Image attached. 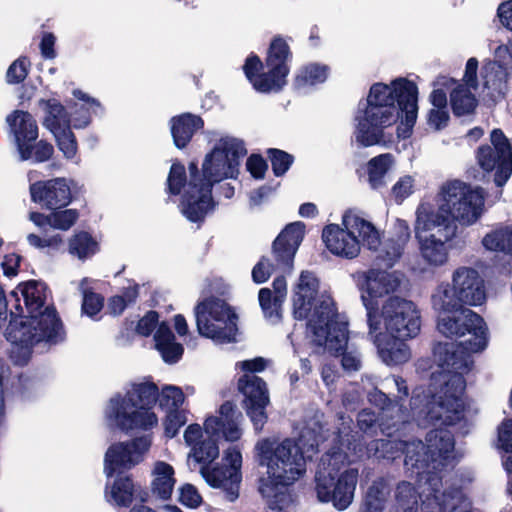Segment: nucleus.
Segmentation results:
<instances>
[{
    "label": "nucleus",
    "mask_w": 512,
    "mask_h": 512,
    "mask_svg": "<svg viewBox=\"0 0 512 512\" xmlns=\"http://www.w3.org/2000/svg\"><path fill=\"white\" fill-rule=\"evenodd\" d=\"M441 371L433 373L428 389L416 387L409 406L414 415L432 426H454L465 417L464 374L470 370L467 353L454 343H437L433 348Z\"/></svg>",
    "instance_id": "f257e3e1"
},
{
    "label": "nucleus",
    "mask_w": 512,
    "mask_h": 512,
    "mask_svg": "<svg viewBox=\"0 0 512 512\" xmlns=\"http://www.w3.org/2000/svg\"><path fill=\"white\" fill-rule=\"evenodd\" d=\"M418 87L414 81L398 77L385 84L371 85L362 115L357 117L356 141L362 147L384 142V130L403 119L396 128L397 138L405 140L413 133L418 114Z\"/></svg>",
    "instance_id": "f03ea898"
},
{
    "label": "nucleus",
    "mask_w": 512,
    "mask_h": 512,
    "mask_svg": "<svg viewBox=\"0 0 512 512\" xmlns=\"http://www.w3.org/2000/svg\"><path fill=\"white\" fill-rule=\"evenodd\" d=\"M247 154L244 142L236 138H221L206 154L202 169L197 161L188 165L189 181L180 199V212L191 223L202 224L216 206L212 190L224 179H237L240 160Z\"/></svg>",
    "instance_id": "7ed1b4c3"
},
{
    "label": "nucleus",
    "mask_w": 512,
    "mask_h": 512,
    "mask_svg": "<svg viewBox=\"0 0 512 512\" xmlns=\"http://www.w3.org/2000/svg\"><path fill=\"white\" fill-rule=\"evenodd\" d=\"M369 335L383 361L400 365L410 359V348L405 342L418 335L420 314L412 301L390 296L382 306L381 316L377 305L364 298Z\"/></svg>",
    "instance_id": "20e7f679"
},
{
    "label": "nucleus",
    "mask_w": 512,
    "mask_h": 512,
    "mask_svg": "<svg viewBox=\"0 0 512 512\" xmlns=\"http://www.w3.org/2000/svg\"><path fill=\"white\" fill-rule=\"evenodd\" d=\"M319 281L313 272L302 271L293 294V316L307 320L313 334L324 338L329 353H340L348 343V323L338 321L334 299L318 297Z\"/></svg>",
    "instance_id": "39448f33"
},
{
    "label": "nucleus",
    "mask_w": 512,
    "mask_h": 512,
    "mask_svg": "<svg viewBox=\"0 0 512 512\" xmlns=\"http://www.w3.org/2000/svg\"><path fill=\"white\" fill-rule=\"evenodd\" d=\"M318 443L314 439L306 445L305 433L297 440L285 438L278 443L276 440L264 438L257 442L256 451L261 466L267 467L268 479H261L260 484H275L277 487L288 488L306 472L304 453L317 452Z\"/></svg>",
    "instance_id": "423d86ee"
},
{
    "label": "nucleus",
    "mask_w": 512,
    "mask_h": 512,
    "mask_svg": "<svg viewBox=\"0 0 512 512\" xmlns=\"http://www.w3.org/2000/svg\"><path fill=\"white\" fill-rule=\"evenodd\" d=\"M432 303L439 311L438 329L449 338H460L471 334L473 339L465 341L464 348L473 353L483 351L488 343L487 327L484 319L458 300L454 289L448 287L433 295Z\"/></svg>",
    "instance_id": "0eeeda50"
},
{
    "label": "nucleus",
    "mask_w": 512,
    "mask_h": 512,
    "mask_svg": "<svg viewBox=\"0 0 512 512\" xmlns=\"http://www.w3.org/2000/svg\"><path fill=\"white\" fill-rule=\"evenodd\" d=\"M346 459L340 449L324 453L314 478L317 500L332 504L338 511L352 504L359 476L358 469L346 467Z\"/></svg>",
    "instance_id": "6e6552de"
},
{
    "label": "nucleus",
    "mask_w": 512,
    "mask_h": 512,
    "mask_svg": "<svg viewBox=\"0 0 512 512\" xmlns=\"http://www.w3.org/2000/svg\"><path fill=\"white\" fill-rule=\"evenodd\" d=\"M10 297L15 300L16 311H10V320L5 331L7 341L22 349L31 350L40 342L55 345L65 339L63 323L53 305L46 306L40 315L23 316L17 291H12Z\"/></svg>",
    "instance_id": "1a4fd4ad"
},
{
    "label": "nucleus",
    "mask_w": 512,
    "mask_h": 512,
    "mask_svg": "<svg viewBox=\"0 0 512 512\" xmlns=\"http://www.w3.org/2000/svg\"><path fill=\"white\" fill-rule=\"evenodd\" d=\"M160 391L152 381L134 383L124 396L110 399V417L123 432L148 431L158 423L153 408L158 402Z\"/></svg>",
    "instance_id": "9d476101"
},
{
    "label": "nucleus",
    "mask_w": 512,
    "mask_h": 512,
    "mask_svg": "<svg viewBox=\"0 0 512 512\" xmlns=\"http://www.w3.org/2000/svg\"><path fill=\"white\" fill-rule=\"evenodd\" d=\"M293 52L281 35L272 38L267 49L265 61L251 52L242 66L247 80L260 93H278L287 85Z\"/></svg>",
    "instance_id": "9b49d317"
},
{
    "label": "nucleus",
    "mask_w": 512,
    "mask_h": 512,
    "mask_svg": "<svg viewBox=\"0 0 512 512\" xmlns=\"http://www.w3.org/2000/svg\"><path fill=\"white\" fill-rule=\"evenodd\" d=\"M343 228L329 224L322 231L326 248L334 255L353 259L360 253L361 241L369 250H377L381 244L380 234L369 221L347 210L342 217Z\"/></svg>",
    "instance_id": "f8f14e48"
},
{
    "label": "nucleus",
    "mask_w": 512,
    "mask_h": 512,
    "mask_svg": "<svg viewBox=\"0 0 512 512\" xmlns=\"http://www.w3.org/2000/svg\"><path fill=\"white\" fill-rule=\"evenodd\" d=\"M196 325L199 334L225 344L236 341L238 316L229 304L216 296H209L195 306Z\"/></svg>",
    "instance_id": "ddd939ff"
},
{
    "label": "nucleus",
    "mask_w": 512,
    "mask_h": 512,
    "mask_svg": "<svg viewBox=\"0 0 512 512\" xmlns=\"http://www.w3.org/2000/svg\"><path fill=\"white\" fill-rule=\"evenodd\" d=\"M220 416H209L204 422V430L211 437H223L226 441L235 442L241 438L242 431L238 425L241 413L232 401H225L219 408ZM192 455L197 463L210 464L219 456L217 441L205 439L194 445Z\"/></svg>",
    "instance_id": "4468645a"
},
{
    "label": "nucleus",
    "mask_w": 512,
    "mask_h": 512,
    "mask_svg": "<svg viewBox=\"0 0 512 512\" xmlns=\"http://www.w3.org/2000/svg\"><path fill=\"white\" fill-rule=\"evenodd\" d=\"M266 368V360L256 357L241 362V369L252 374L242 375L237 382V388L244 395L243 407L250 418L257 433L263 430L267 423L266 408L270 403L266 382L254 373L262 372Z\"/></svg>",
    "instance_id": "2eb2a0df"
},
{
    "label": "nucleus",
    "mask_w": 512,
    "mask_h": 512,
    "mask_svg": "<svg viewBox=\"0 0 512 512\" xmlns=\"http://www.w3.org/2000/svg\"><path fill=\"white\" fill-rule=\"evenodd\" d=\"M442 195L440 210L448 216L449 223L457 221L471 225L482 215L484 197L480 190H473L470 185L454 180L443 186Z\"/></svg>",
    "instance_id": "dca6fc26"
},
{
    "label": "nucleus",
    "mask_w": 512,
    "mask_h": 512,
    "mask_svg": "<svg viewBox=\"0 0 512 512\" xmlns=\"http://www.w3.org/2000/svg\"><path fill=\"white\" fill-rule=\"evenodd\" d=\"M15 144L22 161L32 160L34 163L48 161L53 153L54 147L46 140H39V131L36 120L33 116L23 110H15L7 116Z\"/></svg>",
    "instance_id": "f3484780"
},
{
    "label": "nucleus",
    "mask_w": 512,
    "mask_h": 512,
    "mask_svg": "<svg viewBox=\"0 0 512 512\" xmlns=\"http://www.w3.org/2000/svg\"><path fill=\"white\" fill-rule=\"evenodd\" d=\"M490 141L491 145L478 147L476 159L483 171L489 173L495 170L494 183L502 187L512 175V146L499 128L491 131Z\"/></svg>",
    "instance_id": "a211bd4d"
},
{
    "label": "nucleus",
    "mask_w": 512,
    "mask_h": 512,
    "mask_svg": "<svg viewBox=\"0 0 512 512\" xmlns=\"http://www.w3.org/2000/svg\"><path fill=\"white\" fill-rule=\"evenodd\" d=\"M151 440L147 436L135 437L129 441L111 444L104 457V471L107 477L122 475L138 465L149 450Z\"/></svg>",
    "instance_id": "6ab92c4d"
},
{
    "label": "nucleus",
    "mask_w": 512,
    "mask_h": 512,
    "mask_svg": "<svg viewBox=\"0 0 512 512\" xmlns=\"http://www.w3.org/2000/svg\"><path fill=\"white\" fill-rule=\"evenodd\" d=\"M29 190L31 200L49 210L62 209L72 201L71 186L63 177L36 181Z\"/></svg>",
    "instance_id": "aec40b11"
},
{
    "label": "nucleus",
    "mask_w": 512,
    "mask_h": 512,
    "mask_svg": "<svg viewBox=\"0 0 512 512\" xmlns=\"http://www.w3.org/2000/svg\"><path fill=\"white\" fill-rule=\"evenodd\" d=\"M305 224L296 221L287 224L272 243V254L276 264L284 271L290 272L296 252L305 235Z\"/></svg>",
    "instance_id": "412c9836"
},
{
    "label": "nucleus",
    "mask_w": 512,
    "mask_h": 512,
    "mask_svg": "<svg viewBox=\"0 0 512 512\" xmlns=\"http://www.w3.org/2000/svg\"><path fill=\"white\" fill-rule=\"evenodd\" d=\"M453 289L458 300L465 305L479 306L486 300L484 280L477 270L470 267H460L453 274Z\"/></svg>",
    "instance_id": "4be33fe9"
},
{
    "label": "nucleus",
    "mask_w": 512,
    "mask_h": 512,
    "mask_svg": "<svg viewBox=\"0 0 512 512\" xmlns=\"http://www.w3.org/2000/svg\"><path fill=\"white\" fill-rule=\"evenodd\" d=\"M169 126L173 144L179 150H183L190 144L194 135L203 129L204 120L199 115L185 112L171 117Z\"/></svg>",
    "instance_id": "5701e85b"
},
{
    "label": "nucleus",
    "mask_w": 512,
    "mask_h": 512,
    "mask_svg": "<svg viewBox=\"0 0 512 512\" xmlns=\"http://www.w3.org/2000/svg\"><path fill=\"white\" fill-rule=\"evenodd\" d=\"M367 295L362 294L361 299L364 303V298L377 305V315L379 313V305L377 298L394 292L399 286V280L392 274L382 270H369L365 280Z\"/></svg>",
    "instance_id": "b1692460"
},
{
    "label": "nucleus",
    "mask_w": 512,
    "mask_h": 512,
    "mask_svg": "<svg viewBox=\"0 0 512 512\" xmlns=\"http://www.w3.org/2000/svg\"><path fill=\"white\" fill-rule=\"evenodd\" d=\"M155 348L167 364H175L184 354V346L176 341L175 335L166 322H161L154 334Z\"/></svg>",
    "instance_id": "393cba45"
},
{
    "label": "nucleus",
    "mask_w": 512,
    "mask_h": 512,
    "mask_svg": "<svg viewBox=\"0 0 512 512\" xmlns=\"http://www.w3.org/2000/svg\"><path fill=\"white\" fill-rule=\"evenodd\" d=\"M16 289L21 291L28 315L36 316L43 313L46 308V291L48 289L45 282L32 279L18 284Z\"/></svg>",
    "instance_id": "a878e982"
},
{
    "label": "nucleus",
    "mask_w": 512,
    "mask_h": 512,
    "mask_svg": "<svg viewBox=\"0 0 512 512\" xmlns=\"http://www.w3.org/2000/svg\"><path fill=\"white\" fill-rule=\"evenodd\" d=\"M203 476L211 487L223 489L227 500L233 502L238 498L240 478L236 473L223 468H213L203 472Z\"/></svg>",
    "instance_id": "bb28decb"
},
{
    "label": "nucleus",
    "mask_w": 512,
    "mask_h": 512,
    "mask_svg": "<svg viewBox=\"0 0 512 512\" xmlns=\"http://www.w3.org/2000/svg\"><path fill=\"white\" fill-rule=\"evenodd\" d=\"M135 498V484L129 475H117L110 487V491H106V499L109 503L128 508Z\"/></svg>",
    "instance_id": "cd10ccee"
},
{
    "label": "nucleus",
    "mask_w": 512,
    "mask_h": 512,
    "mask_svg": "<svg viewBox=\"0 0 512 512\" xmlns=\"http://www.w3.org/2000/svg\"><path fill=\"white\" fill-rule=\"evenodd\" d=\"M38 105L42 107L46 113L43 125L52 133L71 124L70 115L65 106L58 99H40Z\"/></svg>",
    "instance_id": "c85d7f7f"
},
{
    "label": "nucleus",
    "mask_w": 512,
    "mask_h": 512,
    "mask_svg": "<svg viewBox=\"0 0 512 512\" xmlns=\"http://www.w3.org/2000/svg\"><path fill=\"white\" fill-rule=\"evenodd\" d=\"M421 257L426 264L438 267L448 261V248L446 241L436 238L434 234L418 241Z\"/></svg>",
    "instance_id": "c756f323"
},
{
    "label": "nucleus",
    "mask_w": 512,
    "mask_h": 512,
    "mask_svg": "<svg viewBox=\"0 0 512 512\" xmlns=\"http://www.w3.org/2000/svg\"><path fill=\"white\" fill-rule=\"evenodd\" d=\"M450 106L456 117L468 116L475 113L478 99L469 87L458 84L450 92Z\"/></svg>",
    "instance_id": "7c9ffc66"
},
{
    "label": "nucleus",
    "mask_w": 512,
    "mask_h": 512,
    "mask_svg": "<svg viewBox=\"0 0 512 512\" xmlns=\"http://www.w3.org/2000/svg\"><path fill=\"white\" fill-rule=\"evenodd\" d=\"M426 441L427 449L433 455L435 461L437 458L442 460L448 459L455 447L454 437L448 430H431L427 433Z\"/></svg>",
    "instance_id": "2f4dec72"
},
{
    "label": "nucleus",
    "mask_w": 512,
    "mask_h": 512,
    "mask_svg": "<svg viewBox=\"0 0 512 512\" xmlns=\"http://www.w3.org/2000/svg\"><path fill=\"white\" fill-rule=\"evenodd\" d=\"M152 492L162 500H168L175 485L174 468L172 465L159 461L155 465Z\"/></svg>",
    "instance_id": "473e14b6"
},
{
    "label": "nucleus",
    "mask_w": 512,
    "mask_h": 512,
    "mask_svg": "<svg viewBox=\"0 0 512 512\" xmlns=\"http://www.w3.org/2000/svg\"><path fill=\"white\" fill-rule=\"evenodd\" d=\"M259 492L267 499L271 512H289L293 504V496L288 488L277 487L275 484H260Z\"/></svg>",
    "instance_id": "72a5a7b5"
},
{
    "label": "nucleus",
    "mask_w": 512,
    "mask_h": 512,
    "mask_svg": "<svg viewBox=\"0 0 512 512\" xmlns=\"http://www.w3.org/2000/svg\"><path fill=\"white\" fill-rule=\"evenodd\" d=\"M449 224L448 216L445 212L440 210V207L437 212L418 209L414 225L415 237L420 241L427 237L426 235L424 236L423 233L440 226L448 228Z\"/></svg>",
    "instance_id": "f704fd0d"
},
{
    "label": "nucleus",
    "mask_w": 512,
    "mask_h": 512,
    "mask_svg": "<svg viewBox=\"0 0 512 512\" xmlns=\"http://www.w3.org/2000/svg\"><path fill=\"white\" fill-rule=\"evenodd\" d=\"M435 462L427 446L422 442L413 448L408 447L405 453L404 464L412 473L420 476L429 471L431 464Z\"/></svg>",
    "instance_id": "c9c22d12"
},
{
    "label": "nucleus",
    "mask_w": 512,
    "mask_h": 512,
    "mask_svg": "<svg viewBox=\"0 0 512 512\" xmlns=\"http://www.w3.org/2000/svg\"><path fill=\"white\" fill-rule=\"evenodd\" d=\"M482 245L486 250L512 255V227L501 225L491 230L483 237Z\"/></svg>",
    "instance_id": "e433bc0d"
},
{
    "label": "nucleus",
    "mask_w": 512,
    "mask_h": 512,
    "mask_svg": "<svg viewBox=\"0 0 512 512\" xmlns=\"http://www.w3.org/2000/svg\"><path fill=\"white\" fill-rule=\"evenodd\" d=\"M329 67L319 63H310L302 67L295 76L293 85L295 89H303L307 86L321 84L326 81Z\"/></svg>",
    "instance_id": "4c0bfd02"
},
{
    "label": "nucleus",
    "mask_w": 512,
    "mask_h": 512,
    "mask_svg": "<svg viewBox=\"0 0 512 512\" xmlns=\"http://www.w3.org/2000/svg\"><path fill=\"white\" fill-rule=\"evenodd\" d=\"M87 283V278H83L80 282L82 294L81 313L91 319H96L104 307L105 298L102 294L95 292L92 287L85 286Z\"/></svg>",
    "instance_id": "58836bf2"
},
{
    "label": "nucleus",
    "mask_w": 512,
    "mask_h": 512,
    "mask_svg": "<svg viewBox=\"0 0 512 512\" xmlns=\"http://www.w3.org/2000/svg\"><path fill=\"white\" fill-rule=\"evenodd\" d=\"M391 159V154L385 153L375 156L368 161V181L371 188L379 189L385 185L384 179L389 170Z\"/></svg>",
    "instance_id": "ea45409f"
},
{
    "label": "nucleus",
    "mask_w": 512,
    "mask_h": 512,
    "mask_svg": "<svg viewBox=\"0 0 512 512\" xmlns=\"http://www.w3.org/2000/svg\"><path fill=\"white\" fill-rule=\"evenodd\" d=\"M368 458L393 461L400 457L399 444L389 439H373L366 444Z\"/></svg>",
    "instance_id": "a19ab883"
},
{
    "label": "nucleus",
    "mask_w": 512,
    "mask_h": 512,
    "mask_svg": "<svg viewBox=\"0 0 512 512\" xmlns=\"http://www.w3.org/2000/svg\"><path fill=\"white\" fill-rule=\"evenodd\" d=\"M258 300L264 317L272 322L278 323L282 319V304L280 297L273 296L271 289L261 288L258 293Z\"/></svg>",
    "instance_id": "79ce46f5"
},
{
    "label": "nucleus",
    "mask_w": 512,
    "mask_h": 512,
    "mask_svg": "<svg viewBox=\"0 0 512 512\" xmlns=\"http://www.w3.org/2000/svg\"><path fill=\"white\" fill-rule=\"evenodd\" d=\"M418 496V492L413 484L407 481L400 482L395 491L397 510L401 512H417Z\"/></svg>",
    "instance_id": "37998d69"
},
{
    "label": "nucleus",
    "mask_w": 512,
    "mask_h": 512,
    "mask_svg": "<svg viewBox=\"0 0 512 512\" xmlns=\"http://www.w3.org/2000/svg\"><path fill=\"white\" fill-rule=\"evenodd\" d=\"M98 250V243L92 235L86 231H80L75 234L69 241V251L71 254L77 255L80 259H84L90 255H94Z\"/></svg>",
    "instance_id": "c03bdc74"
},
{
    "label": "nucleus",
    "mask_w": 512,
    "mask_h": 512,
    "mask_svg": "<svg viewBox=\"0 0 512 512\" xmlns=\"http://www.w3.org/2000/svg\"><path fill=\"white\" fill-rule=\"evenodd\" d=\"M188 181L185 166L181 162H174L167 176L165 191L169 196H178L187 188Z\"/></svg>",
    "instance_id": "a18cd8bd"
},
{
    "label": "nucleus",
    "mask_w": 512,
    "mask_h": 512,
    "mask_svg": "<svg viewBox=\"0 0 512 512\" xmlns=\"http://www.w3.org/2000/svg\"><path fill=\"white\" fill-rule=\"evenodd\" d=\"M266 155L271 163L272 172L276 177L284 176L295 160L292 154L278 148H268Z\"/></svg>",
    "instance_id": "49530a36"
},
{
    "label": "nucleus",
    "mask_w": 512,
    "mask_h": 512,
    "mask_svg": "<svg viewBox=\"0 0 512 512\" xmlns=\"http://www.w3.org/2000/svg\"><path fill=\"white\" fill-rule=\"evenodd\" d=\"M59 150L67 159H72L77 154V140L71 130V124L60 128L53 133Z\"/></svg>",
    "instance_id": "de8ad7c7"
},
{
    "label": "nucleus",
    "mask_w": 512,
    "mask_h": 512,
    "mask_svg": "<svg viewBox=\"0 0 512 512\" xmlns=\"http://www.w3.org/2000/svg\"><path fill=\"white\" fill-rule=\"evenodd\" d=\"M187 421V411L185 409H169L163 419L164 435L169 439L174 438Z\"/></svg>",
    "instance_id": "09e8293b"
},
{
    "label": "nucleus",
    "mask_w": 512,
    "mask_h": 512,
    "mask_svg": "<svg viewBox=\"0 0 512 512\" xmlns=\"http://www.w3.org/2000/svg\"><path fill=\"white\" fill-rule=\"evenodd\" d=\"M31 62L27 56H20L11 63L6 72L8 84L16 85L22 83L28 76Z\"/></svg>",
    "instance_id": "8fccbe9b"
},
{
    "label": "nucleus",
    "mask_w": 512,
    "mask_h": 512,
    "mask_svg": "<svg viewBox=\"0 0 512 512\" xmlns=\"http://www.w3.org/2000/svg\"><path fill=\"white\" fill-rule=\"evenodd\" d=\"M185 400V395L180 387L167 385L163 387L158 399L161 408L178 409L181 408Z\"/></svg>",
    "instance_id": "3c124183"
},
{
    "label": "nucleus",
    "mask_w": 512,
    "mask_h": 512,
    "mask_svg": "<svg viewBox=\"0 0 512 512\" xmlns=\"http://www.w3.org/2000/svg\"><path fill=\"white\" fill-rule=\"evenodd\" d=\"M484 69L486 73L483 77L485 79L486 86H489L490 83L492 85H496L498 83L499 86L502 83H507L509 73L507 71L505 64L494 61L486 65Z\"/></svg>",
    "instance_id": "603ef678"
},
{
    "label": "nucleus",
    "mask_w": 512,
    "mask_h": 512,
    "mask_svg": "<svg viewBox=\"0 0 512 512\" xmlns=\"http://www.w3.org/2000/svg\"><path fill=\"white\" fill-rule=\"evenodd\" d=\"M79 213L76 209H65L53 212L50 224L60 230L70 229L77 221Z\"/></svg>",
    "instance_id": "864d4df0"
},
{
    "label": "nucleus",
    "mask_w": 512,
    "mask_h": 512,
    "mask_svg": "<svg viewBox=\"0 0 512 512\" xmlns=\"http://www.w3.org/2000/svg\"><path fill=\"white\" fill-rule=\"evenodd\" d=\"M246 169L254 179L261 180L266 175L268 163L261 154L252 153L246 160Z\"/></svg>",
    "instance_id": "5fc2aeb1"
},
{
    "label": "nucleus",
    "mask_w": 512,
    "mask_h": 512,
    "mask_svg": "<svg viewBox=\"0 0 512 512\" xmlns=\"http://www.w3.org/2000/svg\"><path fill=\"white\" fill-rule=\"evenodd\" d=\"M178 501L188 508H197L202 503V496L194 485L186 483L180 487Z\"/></svg>",
    "instance_id": "6e6d98bb"
},
{
    "label": "nucleus",
    "mask_w": 512,
    "mask_h": 512,
    "mask_svg": "<svg viewBox=\"0 0 512 512\" xmlns=\"http://www.w3.org/2000/svg\"><path fill=\"white\" fill-rule=\"evenodd\" d=\"M159 322V314L155 310L148 311L139 321L136 323L135 331L136 334L144 337H148L155 330Z\"/></svg>",
    "instance_id": "4d7b16f0"
},
{
    "label": "nucleus",
    "mask_w": 512,
    "mask_h": 512,
    "mask_svg": "<svg viewBox=\"0 0 512 512\" xmlns=\"http://www.w3.org/2000/svg\"><path fill=\"white\" fill-rule=\"evenodd\" d=\"M450 121L448 109L432 108L427 113V124L435 131L445 129Z\"/></svg>",
    "instance_id": "13d9d810"
},
{
    "label": "nucleus",
    "mask_w": 512,
    "mask_h": 512,
    "mask_svg": "<svg viewBox=\"0 0 512 512\" xmlns=\"http://www.w3.org/2000/svg\"><path fill=\"white\" fill-rule=\"evenodd\" d=\"M274 270V264L269 259L262 256L252 269V280L256 284L265 283Z\"/></svg>",
    "instance_id": "bf43d9fd"
},
{
    "label": "nucleus",
    "mask_w": 512,
    "mask_h": 512,
    "mask_svg": "<svg viewBox=\"0 0 512 512\" xmlns=\"http://www.w3.org/2000/svg\"><path fill=\"white\" fill-rule=\"evenodd\" d=\"M413 179L411 176L400 178L392 187V193L397 202H402L413 192Z\"/></svg>",
    "instance_id": "052dcab7"
},
{
    "label": "nucleus",
    "mask_w": 512,
    "mask_h": 512,
    "mask_svg": "<svg viewBox=\"0 0 512 512\" xmlns=\"http://www.w3.org/2000/svg\"><path fill=\"white\" fill-rule=\"evenodd\" d=\"M27 240L31 246L39 249L46 247L58 249L62 244V238L60 235H54L49 238H42L37 234L31 233L27 236Z\"/></svg>",
    "instance_id": "680f3d73"
},
{
    "label": "nucleus",
    "mask_w": 512,
    "mask_h": 512,
    "mask_svg": "<svg viewBox=\"0 0 512 512\" xmlns=\"http://www.w3.org/2000/svg\"><path fill=\"white\" fill-rule=\"evenodd\" d=\"M368 399L373 405L382 411L390 410L397 406L398 403V401L391 399L388 395L378 389L369 393Z\"/></svg>",
    "instance_id": "e2e57ef3"
},
{
    "label": "nucleus",
    "mask_w": 512,
    "mask_h": 512,
    "mask_svg": "<svg viewBox=\"0 0 512 512\" xmlns=\"http://www.w3.org/2000/svg\"><path fill=\"white\" fill-rule=\"evenodd\" d=\"M390 492L391 489L387 481L381 477L373 481L366 493L370 494V497L381 499L386 502Z\"/></svg>",
    "instance_id": "0e129e2a"
},
{
    "label": "nucleus",
    "mask_w": 512,
    "mask_h": 512,
    "mask_svg": "<svg viewBox=\"0 0 512 512\" xmlns=\"http://www.w3.org/2000/svg\"><path fill=\"white\" fill-rule=\"evenodd\" d=\"M377 415L369 409L361 410L357 415V424L363 432L372 431L377 423Z\"/></svg>",
    "instance_id": "69168bd1"
},
{
    "label": "nucleus",
    "mask_w": 512,
    "mask_h": 512,
    "mask_svg": "<svg viewBox=\"0 0 512 512\" xmlns=\"http://www.w3.org/2000/svg\"><path fill=\"white\" fill-rule=\"evenodd\" d=\"M21 256L16 253H10L4 256L2 262L3 273L7 277H14L19 272Z\"/></svg>",
    "instance_id": "338daca9"
},
{
    "label": "nucleus",
    "mask_w": 512,
    "mask_h": 512,
    "mask_svg": "<svg viewBox=\"0 0 512 512\" xmlns=\"http://www.w3.org/2000/svg\"><path fill=\"white\" fill-rule=\"evenodd\" d=\"M497 14L502 25L512 31V0L501 3Z\"/></svg>",
    "instance_id": "774afa93"
}]
</instances>
